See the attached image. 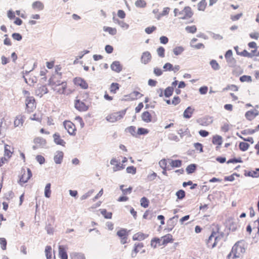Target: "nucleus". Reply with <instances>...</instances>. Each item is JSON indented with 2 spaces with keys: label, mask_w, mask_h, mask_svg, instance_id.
<instances>
[{
  "label": "nucleus",
  "mask_w": 259,
  "mask_h": 259,
  "mask_svg": "<svg viewBox=\"0 0 259 259\" xmlns=\"http://www.w3.org/2000/svg\"><path fill=\"white\" fill-rule=\"evenodd\" d=\"M101 213L105 219H111L112 218V213L111 212H107L106 209H101Z\"/></svg>",
  "instance_id": "obj_36"
},
{
  "label": "nucleus",
  "mask_w": 259,
  "mask_h": 259,
  "mask_svg": "<svg viewBox=\"0 0 259 259\" xmlns=\"http://www.w3.org/2000/svg\"><path fill=\"white\" fill-rule=\"evenodd\" d=\"M170 164L172 167H180L182 166V161L180 159H171Z\"/></svg>",
  "instance_id": "obj_29"
},
{
  "label": "nucleus",
  "mask_w": 259,
  "mask_h": 259,
  "mask_svg": "<svg viewBox=\"0 0 259 259\" xmlns=\"http://www.w3.org/2000/svg\"><path fill=\"white\" fill-rule=\"evenodd\" d=\"M184 51V48L182 46L177 47L173 49L174 54L176 56L181 55Z\"/></svg>",
  "instance_id": "obj_44"
},
{
  "label": "nucleus",
  "mask_w": 259,
  "mask_h": 259,
  "mask_svg": "<svg viewBox=\"0 0 259 259\" xmlns=\"http://www.w3.org/2000/svg\"><path fill=\"white\" fill-rule=\"evenodd\" d=\"M126 132H128L134 137H137L136 133V127L134 126H130L125 128Z\"/></svg>",
  "instance_id": "obj_53"
},
{
  "label": "nucleus",
  "mask_w": 259,
  "mask_h": 259,
  "mask_svg": "<svg viewBox=\"0 0 259 259\" xmlns=\"http://www.w3.org/2000/svg\"><path fill=\"white\" fill-rule=\"evenodd\" d=\"M228 65L230 67H234L236 66V61L233 57L226 59Z\"/></svg>",
  "instance_id": "obj_39"
},
{
  "label": "nucleus",
  "mask_w": 259,
  "mask_h": 259,
  "mask_svg": "<svg viewBox=\"0 0 259 259\" xmlns=\"http://www.w3.org/2000/svg\"><path fill=\"white\" fill-rule=\"evenodd\" d=\"M71 259H85L83 253L81 252H72L70 254Z\"/></svg>",
  "instance_id": "obj_25"
},
{
  "label": "nucleus",
  "mask_w": 259,
  "mask_h": 259,
  "mask_svg": "<svg viewBox=\"0 0 259 259\" xmlns=\"http://www.w3.org/2000/svg\"><path fill=\"white\" fill-rule=\"evenodd\" d=\"M51 183H48L45 188V196L46 198H50L51 194Z\"/></svg>",
  "instance_id": "obj_33"
},
{
  "label": "nucleus",
  "mask_w": 259,
  "mask_h": 259,
  "mask_svg": "<svg viewBox=\"0 0 259 259\" xmlns=\"http://www.w3.org/2000/svg\"><path fill=\"white\" fill-rule=\"evenodd\" d=\"M124 167H125L124 165H123V164H121L120 163H116L115 164V166H114L113 167V171H116L118 170L123 169L124 168Z\"/></svg>",
  "instance_id": "obj_59"
},
{
  "label": "nucleus",
  "mask_w": 259,
  "mask_h": 259,
  "mask_svg": "<svg viewBox=\"0 0 259 259\" xmlns=\"http://www.w3.org/2000/svg\"><path fill=\"white\" fill-rule=\"evenodd\" d=\"M149 133V130L143 127H139L137 131V135H145Z\"/></svg>",
  "instance_id": "obj_56"
},
{
  "label": "nucleus",
  "mask_w": 259,
  "mask_h": 259,
  "mask_svg": "<svg viewBox=\"0 0 259 259\" xmlns=\"http://www.w3.org/2000/svg\"><path fill=\"white\" fill-rule=\"evenodd\" d=\"M35 99L33 97H27L25 100L26 109L28 112H31L35 108Z\"/></svg>",
  "instance_id": "obj_6"
},
{
  "label": "nucleus",
  "mask_w": 259,
  "mask_h": 259,
  "mask_svg": "<svg viewBox=\"0 0 259 259\" xmlns=\"http://www.w3.org/2000/svg\"><path fill=\"white\" fill-rule=\"evenodd\" d=\"M151 59L152 56L151 53L149 51H145L142 54L140 61L141 63L146 65L151 61Z\"/></svg>",
  "instance_id": "obj_9"
},
{
  "label": "nucleus",
  "mask_w": 259,
  "mask_h": 259,
  "mask_svg": "<svg viewBox=\"0 0 259 259\" xmlns=\"http://www.w3.org/2000/svg\"><path fill=\"white\" fill-rule=\"evenodd\" d=\"M34 142L35 144H39L41 146H44L46 144V141L42 138L37 137L34 139Z\"/></svg>",
  "instance_id": "obj_41"
},
{
  "label": "nucleus",
  "mask_w": 259,
  "mask_h": 259,
  "mask_svg": "<svg viewBox=\"0 0 259 259\" xmlns=\"http://www.w3.org/2000/svg\"><path fill=\"white\" fill-rule=\"evenodd\" d=\"M229 229L232 232L236 231L237 229V224L234 222H231L229 225Z\"/></svg>",
  "instance_id": "obj_58"
},
{
  "label": "nucleus",
  "mask_w": 259,
  "mask_h": 259,
  "mask_svg": "<svg viewBox=\"0 0 259 259\" xmlns=\"http://www.w3.org/2000/svg\"><path fill=\"white\" fill-rule=\"evenodd\" d=\"M162 243L160 245H165L168 243L172 242L173 241L172 236L170 234H167V235L162 237Z\"/></svg>",
  "instance_id": "obj_21"
},
{
  "label": "nucleus",
  "mask_w": 259,
  "mask_h": 259,
  "mask_svg": "<svg viewBox=\"0 0 259 259\" xmlns=\"http://www.w3.org/2000/svg\"><path fill=\"white\" fill-rule=\"evenodd\" d=\"M210 65L211 68L214 70H218L220 69V66L219 64L218 63L216 60H212L210 61Z\"/></svg>",
  "instance_id": "obj_47"
},
{
  "label": "nucleus",
  "mask_w": 259,
  "mask_h": 259,
  "mask_svg": "<svg viewBox=\"0 0 259 259\" xmlns=\"http://www.w3.org/2000/svg\"><path fill=\"white\" fill-rule=\"evenodd\" d=\"M117 235L122 240L124 239H127L128 234L127 233L126 229H121L120 230L117 231Z\"/></svg>",
  "instance_id": "obj_23"
},
{
  "label": "nucleus",
  "mask_w": 259,
  "mask_h": 259,
  "mask_svg": "<svg viewBox=\"0 0 259 259\" xmlns=\"http://www.w3.org/2000/svg\"><path fill=\"white\" fill-rule=\"evenodd\" d=\"M142 119L145 122L148 123L151 121L152 116L148 111L144 112L141 115Z\"/></svg>",
  "instance_id": "obj_22"
},
{
  "label": "nucleus",
  "mask_w": 259,
  "mask_h": 259,
  "mask_svg": "<svg viewBox=\"0 0 259 259\" xmlns=\"http://www.w3.org/2000/svg\"><path fill=\"white\" fill-rule=\"evenodd\" d=\"M140 204L144 208H147L149 206V201L146 197H143L140 200Z\"/></svg>",
  "instance_id": "obj_42"
},
{
  "label": "nucleus",
  "mask_w": 259,
  "mask_h": 259,
  "mask_svg": "<svg viewBox=\"0 0 259 259\" xmlns=\"http://www.w3.org/2000/svg\"><path fill=\"white\" fill-rule=\"evenodd\" d=\"M174 88L172 87H168L164 91V96L165 98H169L172 95L174 92Z\"/></svg>",
  "instance_id": "obj_28"
},
{
  "label": "nucleus",
  "mask_w": 259,
  "mask_h": 259,
  "mask_svg": "<svg viewBox=\"0 0 259 259\" xmlns=\"http://www.w3.org/2000/svg\"><path fill=\"white\" fill-rule=\"evenodd\" d=\"M61 89H59L57 92L60 94H64L66 91L67 88V83L66 81L61 82Z\"/></svg>",
  "instance_id": "obj_51"
},
{
  "label": "nucleus",
  "mask_w": 259,
  "mask_h": 259,
  "mask_svg": "<svg viewBox=\"0 0 259 259\" xmlns=\"http://www.w3.org/2000/svg\"><path fill=\"white\" fill-rule=\"evenodd\" d=\"M197 167V165L194 163L188 165L186 168L187 174L190 175L194 173L196 171Z\"/></svg>",
  "instance_id": "obj_24"
},
{
  "label": "nucleus",
  "mask_w": 259,
  "mask_h": 259,
  "mask_svg": "<svg viewBox=\"0 0 259 259\" xmlns=\"http://www.w3.org/2000/svg\"><path fill=\"white\" fill-rule=\"evenodd\" d=\"M139 96L138 98H140L143 95L141 94L140 92L138 91H134L131 94L125 96L124 97L126 98V99H122V101H133L137 99V97Z\"/></svg>",
  "instance_id": "obj_10"
},
{
  "label": "nucleus",
  "mask_w": 259,
  "mask_h": 259,
  "mask_svg": "<svg viewBox=\"0 0 259 259\" xmlns=\"http://www.w3.org/2000/svg\"><path fill=\"white\" fill-rule=\"evenodd\" d=\"M110 67L112 70L117 73H119L122 69V66L118 61H115L113 62L111 64Z\"/></svg>",
  "instance_id": "obj_12"
},
{
  "label": "nucleus",
  "mask_w": 259,
  "mask_h": 259,
  "mask_svg": "<svg viewBox=\"0 0 259 259\" xmlns=\"http://www.w3.org/2000/svg\"><path fill=\"white\" fill-rule=\"evenodd\" d=\"M219 231H220V226L218 225H214L212 229L210 235L206 240V244L207 247L213 248L216 246L217 243L214 240V235H217L219 233Z\"/></svg>",
  "instance_id": "obj_2"
},
{
  "label": "nucleus",
  "mask_w": 259,
  "mask_h": 259,
  "mask_svg": "<svg viewBox=\"0 0 259 259\" xmlns=\"http://www.w3.org/2000/svg\"><path fill=\"white\" fill-rule=\"evenodd\" d=\"M13 38L17 41H20L22 39V36L21 34L17 32L13 33L12 34Z\"/></svg>",
  "instance_id": "obj_64"
},
{
  "label": "nucleus",
  "mask_w": 259,
  "mask_h": 259,
  "mask_svg": "<svg viewBox=\"0 0 259 259\" xmlns=\"http://www.w3.org/2000/svg\"><path fill=\"white\" fill-rule=\"evenodd\" d=\"M239 80L241 82H250L252 81V78L249 75H243L240 77Z\"/></svg>",
  "instance_id": "obj_48"
},
{
  "label": "nucleus",
  "mask_w": 259,
  "mask_h": 259,
  "mask_svg": "<svg viewBox=\"0 0 259 259\" xmlns=\"http://www.w3.org/2000/svg\"><path fill=\"white\" fill-rule=\"evenodd\" d=\"M73 82L76 85L79 86L83 89H87L88 88V84L86 81L81 77H75L73 79Z\"/></svg>",
  "instance_id": "obj_8"
},
{
  "label": "nucleus",
  "mask_w": 259,
  "mask_h": 259,
  "mask_svg": "<svg viewBox=\"0 0 259 259\" xmlns=\"http://www.w3.org/2000/svg\"><path fill=\"white\" fill-rule=\"evenodd\" d=\"M48 93V90L45 85H41L35 91L36 95L40 97H41L44 94H47Z\"/></svg>",
  "instance_id": "obj_14"
},
{
  "label": "nucleus",
  "mask_w": 259,
  "mask_h": 259,
  "mask_svg": "<svg viewBox=\"0 0 259 259\" xmlns=\"http://www.w3.org/2000/svg\"><path fill=\"white\" fill-rule=\"evenodd\" d=\"M103 30L104 31L108 32L110 34L112 35H114L117 33V30L115 28L104 26L103 27Z\"/></svg>",
  "instance_id": "obj_34"
},
{
  "label": "nucleus",
  "mask_w": 259,
  "mask_h": 259,
  "mask_svg": "<svg viewBox=\"0 0 259 259\" xmlns=\"http://www.w3.org/2000/svg\"><path fill=\"white\" fill-rule=\"evenodd\" d=\"M244 175L246 177H250L252 178H258L259 177V172L255 171V170L252 171H245Z\"/></svg>",
  "instance_id": "obj_31"
},
{
  "label": "nucleus",
  "mask_w": 259,
  "mask_h": 259,
  "mask_svg": "<svg viewBox=\"0 0 259 259\" xmlns=\"http://www.w3.org/2000/svg\"><path fill=\"white\" fill-rule=\"evenodd\" d=\"M211 117L205 116L197 120V122L202 126H207L212 122Z\"/></svg>",
  "instance_id": "obj_11"
},
{
  "label": "nucleus",
  "mask_w": 259,
  "mask_h": 259,
  "mask_svg": "<svg viewBox=\"0 0 259 259\" xmlns=\"http://www.w3.org/2000/svg\"><path fill=\"white\" fill-rule=\"evenodd\" d=\"M148 236V235L144 234L142 232H138L134 235L133 236V240L142 241L144 240Z\"/></svg>",
  "instance_id": "obj_20"
},
{
  "label": "nucleus",
  "mask_w": 259,
  "mask_h": 259,
  "mask_svg": "<svg viewBox=\"0 0 259 259\" xmlns=\"http://www.w3.org/2000/svg\"><path fill=\"white\" fill-rule=\"evenodd\" d=\"M237 54L238 55H240L241 56L246 57L248 58H252L253 57V55H252L251 53H248L246 50H244L241 52L237 51Z\"/></svg>",
  "instance_id": "obj_45"
},
{
  "label": "nucleus",
  "mask_w": 259,
  "mask_h": 259,
  "mask_svg": "<svg viewBox=\"0 0 259 259\" xmlns=\"http://www.w3.org/2000/svg\"><path fill=\"white\" fill-rule=\"evenodd\" d=\"M54 141L55 143L58 145L65 146L66 142L61 138L60 135L59 133H56L53 136Z\"/></svg>",
  "instance_id": "obj_13"
},
{
  "label": "nucleus",
  "mask_w": 259,
  "mask_h": 259,
  "mask_svg": "<svg viewBox=\"0 0 259 259\" xmlns=\"http://www.w3.org/2000/svg\"><path fill=\"white\" fill-rule=\"evenodd\" d=\"M27 177L26 179H23V176H21L19 179V183L22 185L21 183L24 184L28 182V181L32 177V174L30 168H27Z\"/></svg>",
  "instance_id": "obj_18"
},
{
  "label": "nucleus",
  "mask_w": 259,
  "mask_h": 259,
  "mask_svg": "<svg viewBox=\"0 0 259 259\" xmlns=\"http://www.w3.org/2000/svg\"><path fill=\"white\" fill-rule=\"evenodd\" d=\"M178 133L181 138H183L184 136H191L190 131L188 128L184 130L181 128L178 131Z\"/></svg>",
  "instance_id": "obj_30"
},
{
  "label": "nucleus",
  "mask_w": 259,
  "mask_h": 259,
  "mask_svg": "<svg viewBox=\"0 0 259 259\" xmlns=\"http://www.w3.org/2000/svg\"><path fill=\"white\" fill-rule=\"evenodd\" d=\"M184 13H185L184 15L180 17L179 19L185 20L192 17L193 15L191 8L189 6L185 7L182 11L179 12V15L184 14Z\"/></svg>",
  "instance_id": "obj_7"
},
{
  "label": "nucleus",
  "mask_w": 259,
  "mask_h": 259,
  "mask_svg": "<svg viewBox=\"0 0 259 259\" xmlns=\"http://www.w3.org/2000/svg\"><path fill=\"white\" fill-rule=\"evenodd\" d=\"M113 20L114 21H116L118 24L122 28H124L126 29H127L129 27V25L126 23L124 22L123 21H120L118 19H115L114 17H113Z\"/></svg>",
  "instance_id": "obj_52"
},
{
  "label": "nucleus",
  "mask_w": 259,
  "mask_h": 259,
  "mask_svg": "<svg viewBox=\"0 0 259 259\" xmlns=\"http://www.w3.org/2000/svg\"><path fill=\"white\" fill-rule=\"evenodd\" d=\"M59 256L61 259H68V255L64 246L59 245Z\"/></svg>",
  "instance_id": "obj_15"
},
{
  "label": "nucleus",
  "mask_w": 259,
  "mask_h": 259,
  "mask_svg": "<svg viewBox=\"0 0 259 259\" xmlns=\"http://www.w3.org/2000/svg\"><path fill=\"white\" fill-rule=\"evenodd\" d=\"M176 195L178 199L182 200L186 196V192L184 190L180 189L176 193Z\"/></svg>",
  "instance_id": "obj_35"
},
{
  "label": "nucleus",
  "mask_w": 259,
  "mask_h": 259,
  "mask_svg": "<svg viewBox=\"0 0 259 259\" xmlns=\"http://www.w3.org/2000/svg\"><path fill=\"white\" fill-rule=\"evenodd\" d=\"M185 30L189 33H194L197 31V28L195 25L187 26L186 27Z\"/></svg>",
  "instance_id": "obj_55"
},
{
  "label": "nucleus",
  "mask_w": 259,
  "mask_h": 259,
  "mask_svg": "<svg viewBox=\"0 0 259 259\" xmlns=\"http://www.w3.org/2000/svg\"><path fill=\"white\" fill-rule=\"evenodd\" d=\"M165 71H171L173 70V65L170 63H166L163 66Z\"/></svg>",
  "instance_id": "obj_60"
},
{
  "label": "nucleus",
  "mask_w": 259,
  "mask_h": 259,
  "mask_svg": "<svg viewBox=\"0 0 259 259\" xmlns=\"http://www.w3.org/2000/svg\"><path fill=\"white\" fill-rule=\"evenodd\" d=\"M94 190L92 189L89 190L87 193H85L83 195H82L80 197V199L81 200H84L89 198L91 196V195L93 193Z\"/></svg>",
  "instance_id": "obj_61"
},
{
  "label": "nucleus",
  "mask_w": 259,
  "mask_h": 259,
  "mask_svg": "<svg viewBox=\"0 0 259 259\" xmlns=\"http://www.w3.org/2000/svg\"><path fill=\"white\" fill-rule=\"evenodd\" d=\"M212 143L214 145L221 146L222 144L223 140L222 137L219 135H215L212 138Z\"/></svg>",
  "instance_id": "obj_27"
},
{
  "label": "nucleus",
  "mask_w": 259,
  "mask_h": 259,
  "mask_svg": "<svg viewBox=\"0 0 259 259\" xmlns=\"http://www.w3.org/2000/svg\"><path fill=\"white\" fill-rule=\"evenodd\" d=\"M126 109H124L117 112L113 113L108 115L106 119L110 122H114L122 118L125 114Z\"/></svg>",
  "instance_id": "obj_3"
},
{
  "label": "nucleus",
  "mask_w": 259,
  "mask_h": 259,
  "mask_svg": "<svg viewBox=\"0 0 259 259\" xmlns=\"http://www.w3.org/2000/svg\"><path fill=\"white\" fill-rule=\"evenodd\" d=\"M241 241L237 242L232 247L231 251L228 254V257L233 255V258H239L241 255L245 251V248L240 245Z\"/></svg>",
  "instance_id": "obj_1"
},
{
  "label": "nucleus",
  "mask_w": 259,
  "mask_h": 259,
  "mask_svg": "<svg viewBox=\"0 0 259 259\" xmlns=\"http://www.w3.org/2000/svg\"><path fill=\"white\" fill-rule=\"evenodd\" d=\"M126 171L128 174L135 175L136 173L137 169L134 166H130L126 167Z\"/></svg>",
  "instance_id": "obj_57"
},
{
  "label": "nucleus",
  "mask_w": 259,
  "mask_h": 259,
  "mask_svg": "<svg viewBox=\"0 0 259 259\" xmlns=\"http://www.w3.org/2000/svg\"><path fill=\"white\" fill-rule=\"evenodd\" d=\"M63 125L67 131L68 133L71 136H75L76 134L75 125L71 121L65 120L63 122Z\"/></svg>",
  "instance_id": "obj_4"
},
{
  "label": "nucleus",
  "mask_w": 259,
  "mask_h": 259,
  "mask_svg": "<svg viewBox=\"0 0 259 259\" xmlns=\"http://www.w3.org/2000/svg\"><path fill=\"white\" fill-rule=\"evenodd\" d=\"M206 6V2L205 0H201L198 4V10L199 11H204L205 7Z\"/></svg>",
  "instance_id": "obj_50"
},
{
  "label": "nucleus",
  "mask_w": 259,
  "mask_h": 259,
  "mask_svg": "<svg viewBox=\"0 0 259 259\" xmlns=\"http://www.w3.org/2000/svg\"><path fill=\"white\" fill-rule=\"evenodd\" d=\"M119 89V84L116 82H113L110 85V91L111 93L115 94Z\"/></svg>",
  "instance_id": "obj_32"
},
{
  "label": "nucleus",
  "mask_w": 259,
  "mask_h": 259,
  "mask_svg": "<svg viewBox=\"0 0 259 259\" xmlns=\"http://www.w3.org/2000/svg\"><path fill=\"white\" fill-rule=\"evenodd\" d=\"M161 241V240H160L158 238H153L151 240V246L153 247L154 248H156V244L157 243H158L159 244V245H160L161 244V243H160Z\"/></svg>",
  "instance_id": "obj_54"
},
{
  "label": "nucleus",
  "mask_w": 259,
  "mask_h": 259,
  "mask_svg": "<svg viewBox=\"0 0 259 259\" xmlns=\"http://www.w3.org/2000/svg\"><path fill=\"white\" fill-rule=\"evenodd\" d=\"M32 7L33 9H37L38 10H42L44 8V5L40 1H35L32 4Z\"/></svg>",
  "instance_id": "obj_26"
},
{
  "label": "nucleus",
  "mask_w": 259,
  "mask_h": 259,
  "mask_svg": "<svg viewBox=\"0 0 259 259\" xmlns=\"http://www.w3.org/2000/svg\"><path fill=\"white\" fill-rule=\"evenodd\" d=\"M135 6L137 8H144L146 7L147 3L144 0H137L135 2Z\"/></svg>",
  "instance_id": "obj_40"
},
{
  "label": "nucleus",
  "mask_w": 259,
  "mask_h": 259,
  "mask_svg": "<svg viewBox=\"0 0 259 259\" xmlns=\"http://www.w3.org/2000/svg\"><path fill=\"white\" fill-rule=\"evenodd\" d=\"M249 147V144L246 142H241L239 143V147L240 150L242 151H246Z\"/></svg>",
  "instance_id": "obj_46"
},
{
  "label": "nucleus",
  "mask_w": 259,
  "mask_h": 259,
  "mask_svg": "<svg viewBox=\"0 0 259 259\" xmlns=\"http://www.w3.org/2000/svg\"><path fill=\"white\" fill-rule=\"evenodd\" d=\"M167 228L165 229V230H167V232L171 231L176 224V222L172 221V220L171 219H169L167 221Z\"/></svg>",
  "instance_id": "obj_37"
},
{
  "label": "nucleus",
  "mask_w": 259,
  "mask_h": 259,
  "mask_svg": "<svg viewBox=\"0 0 259 259\" xmlns=\"http://www.w3.org/2000/svg\"><path fill=\"white\" fill-rule=\"evenodd\" d=\"M258 115L257 110H249L245 113V117L249 121L252 120L254 117Z\"/></svg>",
  "instance_id": "obj_16"
},
{
  "label": "nucleus",
  "mask_w": 259,
  "mask_h": 259,
  "mask_svg": "<svg viewBox=\"0 0 259 259\" xmlns=\"http://www.w3.org/2000/svg\"><path fill=\"white\" fill-rule=\"evenodd\" d=\"M194 146L196 150L199 151L200 152H203V145L199 142L195 143Z\"/></svg>",
  "instance_id": "obj_62"
},
{
  "label": "nucleus",
  "mask_w": 259,
  "mask_h": 259,
  "mask_svg": "<svg viewBox=\"0 0 259 259\" xmlns=\"http://www.w3.org/2000/svg\"><path fill=\"white\" fill-rule=\"evenodd\" d=\"M74 107L80 112H84L88 110L89 106L87 105L83 101L76 99L74 101Z\"/></svg>",
  "instance_id": "obj_5"
},
{
  "label": "nucleus",
  "mask_w": 259,
  "mask_h": 259,
  "mask_svg": "<svg viewBox=\"0 0 259 259\" xmlns=\"http://www.w3.org/2000/svg\"><path fill=\"white\" fill-rule=\"evenodd\" d=\"M45 254L47 259H51L52 257V247L51 246H47L45 248Z\"/></svg>",
  "instance_id": "obj_43"
},
{
  "label": "nucleus",
  "mask_w": 259,
  "mask_h": 259,
  "mask_svg": "<svg viewBox=\"0 0 259 259\" xmlns=\"http://www.w3.org/2000/svg\"><path fill=\"white\" fill-rule=\"evenodd\" d=\"M0 244L3 250H6L7 247V240L5 238H0Z\"/></svg>",
  "instance_id": "obj_63"
},
{
  "label": "nucleus",
  "mask_w": 259,
  "mask_h": 259,
  "mask_svg": "<svg viewBox=\"0 0 259 259\" xmlns=\"http://www.w3.org/2000/svg\"><path fill=\"white\" fill-rule=\"evenodd\" d=\"M54 157V161L56 164H61L63 160L64 153L60 151H57Z\"/></svg>",
  "instance_id": "obj_17"
},
{
  "label": "nucleus",
  "mask_w": 259,
  "mask_h": 259,
  "mask_svg": "<svg viewBox=\"0 0 259 259\" xmlns=\"http://www.w3.org/2000/svg\"><path fill=\"white\" fill-rule=\"evenodd\" d=\"M157 53L159 57L163 58L165 56V49L163 47H159L157 49Z\"/></svg>",
  "instance_id": "obj_49"
},
{
  "label": "nucleus",
  "mask_w": 259,
  "mask_h": 259,
  "mask_svg": "<svg viewBox=\"0 0 259 259\" xmlns=\"http://www.w3.org/2000/svg\"><path fill=\"white\" fill-rule=\"evenodd\" d=\"M11 146L8 145L7 144L5 145V156H7L8 158H10L11 157V155L13 152H11Z\"/></svg>",
  "instance_id": "obj_38"
},
{
  "label": "nucleus",
  "mask_w": 259,
  "mask_h": 259,
  "mask_svg": "<svg viewBox=\"0 0 259 259\" xmlns=\"http://www.w3.org/2000/svg\"><path fill=\"white\" fill-rule=\"evenodd\" d=\"M195 109L191 106L188 107L184 111L183 117L185 118L189 119L192 117V115Z\"/></svg>",
  "instance_id": "obj_19"
}]
</instances>
